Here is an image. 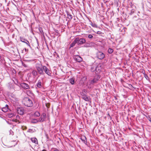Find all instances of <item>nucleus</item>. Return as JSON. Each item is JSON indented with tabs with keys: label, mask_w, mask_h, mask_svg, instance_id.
Instances as JSON below:
<instances>
[{
	"label": "nucleus",
	"mask_w": 151,
	"mask_h": 151,
	"mask_svg": "<svg viewBox=\"0 0 151 151\" xmlns=\"http://www.w3.org/2000/svg\"><path fill=\"white\" fill-rule=\"evenodd\" d=\"M35 68L39 74L40 75L45 74L44 71V66H42L41 64L37 63L36 64Z\"/></svg>",
	"instance_id": "1"
},
{
	"label": "nucleus",
	"mask_w": 151,
	"mask_h": 151,
	"mask_svg": "<svg viewBox=\"0 0 151 151\" xmlns=\"http://www.w3.org/2000/svg\"><path fill=\"white\" fill-rule=\"evenodd\" d=\"M23 103L24 105L27 107L32 106L33 105L32 100L27 97L24 98L23 101Z\"/></svg>",
	"instance_id": "2"
},
{
	"label": "nucleus",
	"mask_w": 151,
	"mask_h": 151,
	"mask_svg": "<svg viewBox=\"0 0 151 151\" xmlns=\"http://www.w3.org/2000/svg\"><path fill=\"white\" fill-rule=\"evenodd\" d=\"M75 39L77 42V43L78 45H81L84 44L86 42V39L84 38H80L79 37H76Z\"/></svg>",
	"instance_id": "3"
},
{
	"label": "nucleus",
	"mask_w": 151,
	"mask_h": 151,
	"mask_svg": "<svg viewBox=\"0 0 151 151\" xmlns=\"http://www.w3.org/2000/svg\"><path fill=\"white\" fill-rule=\"evenodd\" d=\"M43 86V80H39L38 81L37 84L35 85L36 88L37 89V88H40L42 87Z\"/></svg>",
	"instance_id": "4"
},
{
	"label": "nucleus",
	"mask_w": 151,
	"mask_h": 151,
	"mask_svg": "<svg viewBox=\"0 0 151 151\" xmlns=\"http://www.w3.org/2000/svg\"><path fill=\"white\" fill-rule=\"evenodd\" d=\"M97 57L100 60H102L105 57L104 54L101 52H98L97 53Z\"/></svg>",
	"instance_id": "5"
},
{
	"label": "nucleus",
	"mask_w": 151,
	"mask_h": 151,
	"mask_svg": "<svg viewBox=\"0 0 151 151\" xmlns=\"http://www.w3.org/2000/svg\"><path fill=\"white\" fill-rule=\"evenodd\" d=\"M46 118V114L45 113H43L40 117L39 118L38 121L39 122H43Z\"/></svg>",
	"instance_id": "6"
},
{
	"label": "nucleus",
	"mask_w": 151,
	"mask_h": 151,
	"mask_svg": "<svg viewBox=\"0 0 151 151\" xmlns=\"http://www.w3.org/2000/svg\"><path fill=\"white\" fill-rule=\"evenodd\" d=\"M73 58L75 60L78 62H81L83 60L82 58L78 55L74 56Z\"/></svg>",
	"instance_id": "7"
},
{
	"label": "nucleus",
	"mask_w": 151,
	"mask_h": 151,
	"mask_svg": "<svg viewBox=\"0 0 151 151\" xmlns=\"http://www.w3.org/2000/svg\"><path fill=\"white\" fill-rule=\"evenodd\" d=\"M44 71L48 76H50L51 74V71L48 69L46 66H44Z\"/></svg>",
	"instance_id": "8"
},
{
	"label": "nucleus",
	"mask_w": 151,
	"mask_h": 151,
	"mask_svg": "<svg viewBox=\"0 0 151 151\" xmlns=\"http://www.w3.org/2000/svg\"><path fill=\"white\" fill-rule=\"evenodd\" d=\"M17 111L18 113L21 115L23 114L24 113V110L22 108H18L17 109Z\"/></svg>",
	"instance_id": "9"
},
{
	"label": "nucleus",
	"mask_w": 151,
	"mask_h": 151,
	"mask_svg": "<svg viewBox=\"0 0 151 151\" xmlns=\"http://www.w3.org/2000/svg\"><path fill=\"white\" fill-rule=\"evenodd\" d=\"M20 85L21 87L24 89H29V85L24 83H21Z\"/></svg>",
	"instance_id": "10"
},
{
	"label": "nucleus",
	"mask_w": 151,
	"mask_h": 151,
	"mask_svg": "<svg viewBox=\"0 0 151 151\" xmlns=\"http://www.w3.org/2000/svg\"><path fill=\"white\" fill-rule=\"evenodd\" d=\"M138 57L137 55H135V54H133V62H139Z\"/></svg>",
	"instance_id": "11"
},
{
	"label": "nucleus",
	"mask_w": 151,
	"mask_h": 151,
	"mask_svg": "<svg viewBox=\"0 0 151 151\" xmlns=\"http://www.w3.org/2000/svg\"><path fill=\"white\" fill-rule=\"evenodd\" d=\"M81 139L84 144L86 145H87L86 138L85 136H82L81 138Z\"/></svg>",
	"instance_id": "12"
},
{
	"label": "nucleus",
	"mask_w": 151,
	"mask_h": 151,
	"mask_svg": "<svg viewBox=\"0 0 151 151\" xmlns=\"http://www.w3.org/2000/svg\"><path fill=\"white\" fill-rule=\"evenodd\" d=\"M32 74L34 78L36 77L39 74L37 70H32Z\"/></svg>",
	"instance_id": "13"
},
{
	"label": "nucleus",
	"mask_w": 151,
	"mask_h": 151,
	"mask_svg": "<svg viewBox=\"0 0 151 151\" xmlns=\"http://www.w3.org/2000/svg\"><path fill=\"white\" fill-rule=\"evenodd\" d=\"M96 80V79L94 78L92 80H89V81L88 82V84L89 83V85L91 86L92 85H93L94 83H96L97 82Z\"/></svg>",
	"instance_id": "14"
},
{
	"label": "nucleus",
	"mask_w": 151,
	"mask_h": 151,
	"mask_svg": "<svg viewBox=\"0 0 151 151\" xmlns=\"http://www.w3.org/2000/svg\"><path fill=\"white\" fill-rule=\"evenodd\" d=\"M101 71V66L100 65H97L95 69V73L97 72L99 73Z\"/></svg>",
	"instance_id": "15"
},
{
	"label": "nucleus",
	"mask_w": 151,
	"mask_h": 151,
	"mask_svg": "<svg viewBox=\"0 0 151 151\" xmlns=\"http://www.w3.org/2000/svg\"><path fill=\"white\" fill-rule=\"evenodd\" d=\"M8 105L6 104L5 107H2L1 108L2 111L4 112H6L8 110Z\"/></svg>",
	"instance_id": "16"
},
{
	"label": "nucleus",
	"mask_w": 151,
	"mask_h": 151,
	"mask_svg": "<svg viewBox=\"0 0 151 151\" xmlns=\"http://www.w3.org/2000/svg\"><path fill=\"white\" fill-rule=\"evenodd\" d=\"M82 98L86 101H88L89 99L88 97L86 95H82Z\"/></svg>",
	"instance_id": "17"
},
{
	"label": "nucleus",
	"mask_w": 151,
	"mask_h": 151,
	"mask_svg": "<svg viewBox=\"0 0 151 151\" xmlns=\"http://www.w3.org/2000/svg\"><path fill=\"white\" fill-rule=\"evenodd\" d=\"M31 140L35 144H37V139L33 137L31 138Z\"/></svg>",
	"instance_id": "18"
},
{
	"label": "nucleus",
	"mask_w": 151,
	"mask_h": 151,
	"mask_svg": "<svg viewBox=\"0 0 151 151\" xmlns=\"http://www.w3.org/2000/svg\"><path fill=\"white\" fill-rule=\"evenodd\" d=\"M76 43H77V42L76 40V39H75L72 42V43L70 45V48L73 47L75 45Z\"/></svg>",
	"instance_id": "19"
},
{
	"label": "nucleus",
	"mask_w": 151,
	"mask_h": 151,
	"mask_svg": "<svg viewBox=\"0 0 151 151\" xmlns=\"http://www.w3.org/2000/svg\"><path fill=\"white\" fill-rule=\"evenodd\" d=\"M26 93L29 96H31L32 95V91L29 90H28L26 91Z\"/></svg>",
	"instance_id": "20"
},
{
	"label": "nucleus",
	"mask_w": 151,
	"mask_h": 151,
	"mask_svg": "<svg viewBox=\"0 0 151 151\" xmlns=\"http://www.w3.org/2000/svg\"><path fill=\"white\" fill-rule=\"evenodd\" d=\"M67 14L68 15V17L69 19H72V15L70 13H69L68 12H67Z\"/></svg>",
	"instance_id": "21"
},
{
	"label": "nucleus",
	"mask_w": 151,
	"mask_h": 151,
	"mask_svg": "<svg viewBox=\"0 0 151 151\" xmlns=\"http://www.w3.org/2000/svg\"><path fill=\"white\" fill-rule=\"evenodd\" d=\"M39 122V121H38V119H33L32 120L31 122V123H36Z\"/></svg>",
	"instance_id": "22"
},
{
	"label": "nucleus",
	"mask_w": 151,
	"mask_h": 151,
	"mask_svg": "<svg viewBox=\"0 0 151 151\" xmlns=\"http://www.w3.org/2000/svg\"><path fill=\"white\" fill-rule=\"evenodd\" d=\"M69 81L72 85H73L75 82V79L73 78H71L69 79Z\"/></svg>",
	"instance_id": "23"
},
{
	"label": "nucleus",
	"mask_w": 151,
	"mask_h": 151,
	"mask_svg": "<svg viewBox=\"0 0 151 151\" xmlns=\"http://www.w3.org/2000/svg\"><path fill=\"white\" fill-rule=\"evenodd\" d=\"M100 78V76L99 75H96L94 77V79H96V80L97 81Z\"/></svg>",
	"instance_id": "24"
},
{
	"label": "nucleus",
	"mask_w": 151,
	"mask_h": 151,
	"mask_svg": "<svg viewBox=\"0 0 151 151\" xmlns=\"http://www.w3.org/2000/svg\"><path fill=\"white\" fill-rule=\"evenodd\" d=\"M90 24L93 27L97 28V25L96 24H95V23H93L92 22H91V23H90Z\"/></svg>",
	"instance_id": "25"
},
{
	"label": "nucleus",
	"mask_w": 151,
	"mask_h": 151,
	"mask_svg": "<svg viewBox=\"0 0 151 151\" xmlns=\"http://www.w3.org/2000/svg\"><path fill=\"white\" fill-rule=\"evenodd\" d=\"M35 116H40V114L38 111H36L35 113Z\"/></svg>",
	"instance_id": "26"
},
{
	"label": "nucleus",
	"mask_w": 151,
	"mask_h": 151,
	"mask_svg": "<svg viewBox=\"0 0 151 151\" xmlns=\"http://www.w3.org/2000/svg\"><path fill=\"white\" fill-rule=\"evenodd\" d=\"M20 39L21 42L24 43L25 42H26L25 41H27V40L22 37H20Z\"/></svg>",
	"instance_id": "27"
},
{
	"label": "nucleus",
	"mask_w": 151,
	"mask_h": 151,
	"mask_svg": "<svg viewBox=\"0 0 151 151\" xmlns=\"http://www.w3.org/2000/svg\"><path fill=\"white\" fill-rule=\"evenodd\" d=\"M113 51V50L111 48H109L108 50V52L109 53H111Z\"/></svg>",
	"instance_id": "28"
},
{
	"label": "nucleus",
	"mask_w": 151,
	"mask_h": 151,
	"mask_svg": "<svg viewBox=\"0 0 151 151\" xmlns=\"http://www.w3.org/2000/svg\"><path fill=\"white\" fill-rule=\"evenodd\" d=\"M12 121L18 123H20V122L19 121V120H17L16 119H13Z\"/></svg>",
	"instance_id": "29"
},
{
	"label": "nucleus",
	"mask_w": 151,
	"mask_h": 151,
	"mask_svg": "<svg viewBox=\"0 0 151 151\" xmlns=\"http://www.w3.org/2000/svg\"><path fill=\"white\" fill-rule=\"evenodd\" d=\"M8 116L10 117H12L15 116V114L13 113L9 114H8Z\"/></svg>",
	"instance_id": "30"
},
{
	"label": "nucleus",
	"mask_w": 151,
	"mask_h": 151,
	"mask_svg": "<svg viewBox=\"0 0 151 151\" xmlns=\"http://www.w3.org/2000/svg\"><path fill=\"white\" fill-rule=\"evenodd\" d=\"M145 116L146 118L148 119L149 121L151 123V118L149 116Z\"/></svg>",
	"instance_id": "31"
},
{
	"label": "nucleus",
	"mask_w": 151,
	"mask_h": 151,
	"mask_svg": "<svg viewBox=\"0 0 151 151\" xmlns=\"http://www.w3.org/2000/svg\"><path fill=\"white\" fill-rule=\"evenodd\" d=\"M144 77L146 78V79L147 80H148L149 78L147 74H146L145 73H144Z\"/></svg>",
	"instance_id": "32"
},
{
	"label": "nucleus",
	"mask_w": 151,
	"mask_h": 151,
	"mask_svg": "<svg viewBox=\"0 0 151 151\" xmlns=\"http://www.w3.org/2000/svg\"><path fill=\"white\" fill-rule=\"evenodd\" d=\"M25 41L26 42L24 43H26L29 47H30V44L29 41L27 40Z\"/></svg>",
	"instance_id": "33"
},
{
	"label": "nucleus",
	"mask_w": 151,
	"mask_h": 151,
	"mask_svg": "<svg viewBox=\"0 0 151 151\" xmlns=\"http://www.w3.org/2000/svg\"><path fill=\"white\" fill-rule=\"evenodd\" d=\"M135 9H136V7L135 5H134L133 4V13L134 12V11H135Z\"/></svg>",
	"instance_id": "34"
},
{
	"label": "nucleus",
	"mask_w": 151,
	"mask_h": 151,
	"mask_svg": "<svg viewBox=\"0 0 151 151\" xmlns=\"http://www.w3.org/2000/svg\"><path fill=\"white\" fill-rule=\"evenodd\" d=\"M88 37L89 39H92L93 38V36L92 35L89 34L88 35Z\"/></svg>",
	"instance_id": "35"
},
{
	"label": "nucleus",
	"mask_w": 151,
	"mask_h": 151,
	"mask_svg": "<svg viewBox=\"0 0 151 151\" xmlns=\"http://www.w3.org/2000/svg\"><path fill=\"white\" fill-rule=\"evenodd\" d=\"M20 118V116L19 115H17L16 116V119L17 120H19Z\"/></svg>",
	"instance_id": "36"
},
{
	"label": "nucleus",
	"mask_w": 151,
	"mask_h": 151,
	"mask_svg": "<svg viewBox=\"0 0 151 151\" xmlns=\"http://www.w3.org/2000/svg\"><path fill=\"white\" fill-rule=\"evenodd\" d=\"M9 133H10V134H12V135L13 134V132L11 130H10L9 131Z\"/></svg>",
	"instance_id": "37"
},
{
	"label": "nucleus",
	"mask_w": 151,
	"mask_h": 151,
	"mask_svg": "<svg viewBox=\"0 0 151 151\" xmlns=\"http://www.w3.org/2000/svg\"><path fill=\"white\" fill-rule=\"evenodd\" d=\"M24 50H25V54L27 53V52L28 51V49H27L26 48H25Z\"/></svg>",
	"instance_id": "38"
},
{
	"label": "nucleus",
	"mask_w": 151,
	"mask_h": 151,
	"mask_svg": "<svg viewBox=\"0 0 151 151\" xmlns=\"http://www.w3.org/2000/svg\"><path fill=\"white\" fill-rule=\"evenodd\" d=\"M101 32L100 31H98L97 32V34H101Z\"/></svg>",
	"instance_id": "39"
},
{
	"label": "nucleus",
	"mask_w": 151,
	"mask_h": 151,
	"mask_svg": "<svg viewBox=\"0 0 151 151\" xmlns=\"http://www.w3.org/2000/svg\"><path fill=\"white\" fill-rule=\"evenodd\" d=\"M54 151H59V150L56 148L54 149Z\"/></svg>",
	"instance_id": "40"
},
{
	"label": "nucleus",
	"mask_w": 151,
	"mask_h": 151,
	"mask_svg": "<svg viewBox=\"0 0 151 151\" xmlns=\"http://www.w3.org/2000/svg\"><path fill=\"white\" fill-rule=\"evenodd\" d=\"M136 109V107H134V106H133V109H133V110H135Z\"/></svg>",
	"instance_id": "41"
},
{
	"label": "nucleus",
	"mask_w": 151,
	"mask_h": 151,
	"mask_svg": "<svg viewBox=\"0 0 151 151\" xmlns=\"http://www.w3.org/2000/svg\"><path fill=\"white\" fill-rule=\"evenodd\" d=\"M40 31L41 33H42V32H43V31L42 29H40Z\"/></svg>",
	"instance_id": "42"
},
{
	"label": "nucleus",
	"mask_w": 151,
	"mask_h": 151,
	"mask_svg": "<svg viewBox=\"0 0 151 151\" xmlns=\"http://www.w3.org/2000/svg\"><path fill=\"white\" fill-rule=\"evenodd\" d=\"M134 85V83L133 82V86H132V87L133 88H136V87H134V86H133V85Z\"/></svg>",
	"instance_id": "43"
},
{
	"label": "nucleus",
	"mask_w": 151,
	"mask_h": 151,
	"mask_svg": "<svg viewBox=\"0 0 151 151\" xmlns=\"http://www.w3.org/2000/svg\"><path fill=\"white\" fill-rule=\"evenodd\" d=\"M134 143H135V142L134 141V142L133 141V145H134Z\"/></svg>",
	"instance_id": "44"
},
{
	"label": "nucleus",
	"mask_w": 151,
	"mask_h": 151,
	"mask_svg": "<svg viewBox=\"0 0 151 151\" xmlns=\"http://www.w3.org/2000/svg\"><path fill=\"white\" fill-rule=\"evenodd\" d=\"M42 151H47L46 150H43Z\"/></svg>",
	"instance_id": "45"
},
{
	"label": "nucleus",
	"mask_w": 151,
	"mask_h": 151,
	"mask_svg": "<svg viewBox=\"0 0 151 151\" xmlns=\"http://www.w3.org/2000/svg\"><path fill=\"white\" fill-rule=\"evenodd\" d=\"M132 149H133V150H134V147H133Z\"/></svg>",
	"instance_id": "46"
},
{
	"label": "nucleus",
	"mask_w": 151,
	"mask_h": 151,
	"mask_svg": "<svg viewBox=\"0 0 151 151\" xmlns=\"http://www.w3.org/2000/svg\"><path fill=\"white\" fill-rule=\"evenodd\" d=\"M91 69H92V70H93V67H92V68H91Z\"/></svg>",
	"instance_id": "47"
},
{
	"label": "nucleus",
	"mask_w": 151,
	"mask_h": 151,
	"mask_svg": "<svg viewBox=\"0 0 151 151\" xmlns=\"http://www.w3.org/2000/svg\"><path fill=\"white\" fill-rule=\"evenodd\" d=\"M82 93H82L81 94L82 95Z\"/></svg>",
	"instance_id": "48"
}]
</instances>
